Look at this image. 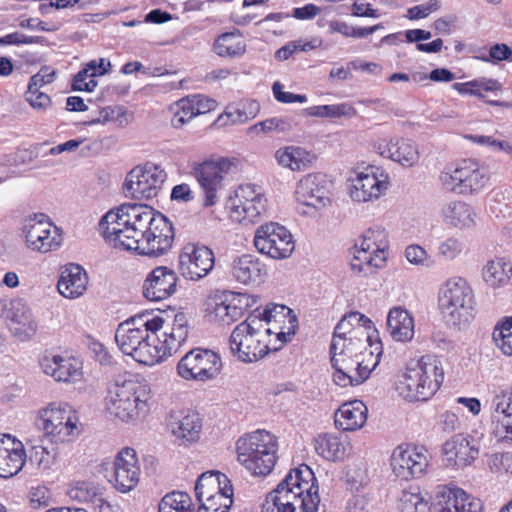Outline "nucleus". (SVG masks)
Returning a JSON list of instances; mask_svg holds the SVG:
<instances>
[{"label":"nucleus","instance_id":"nucleus-1","mask_svg":"<svg viewBox=\"0 0 512 512\" xmlns=\"http://www.w3.org/2000/svg\"><path fill=\"white\" fill-rule=\"evenodd\" d=\"M315 480L307 465L293 469L267 495L262 512H318L320 497Z\"/></svg>","mask_w":512,"mask_h":512},{"label":"nucleus","instance_id":"nucleus-2","mask_svg":"<svg viewBox=\"0 0 512 512\" xmlns=\"http://www.w3.org/2000/svg\"><path fill=\"white\" fill-rule=\"evenodd\" d=\"M256 312L257 310L239 323L229 338L231 353L243 363L256 362L269 351L279 350L294 335L293 330L274 332L271 327H266L264 320Z\"/></svg>","mask_w":512,"mask_h":512},{"label":"nucleus","instance_id":"nucleus-3","mask_svg":"<svg viewBox=\"0 0 512 512\" xmlns=\"http://www.w3.org/2000/svg\"><path fill=\"white\" fill-rule=\"evenodd\" d=\"M161 213L143 204L124 203L108 211L99 227L105 241L114 248L130 250L139 244L140 235Z\"/></svg>","mask_w":512,"mask_h":512},{"label":"nucleus","instance_id":"nucleus-4","mask_svg":"<svg viewBox=\"0 0 512 512\" xmlns=\"http://www.w3.org/2000/svg\"><path fill=\"white\" fill-rule=\"evenodd\" d=\"M444 380L441 361L431 355L412 361L396 383L399 395L408 401H426L440 388Z\"/></svg>","mask_w":512,"mask_h":512},{"label":"nucleus","instance_id":"nucleus-5","mask_svg":"<svg viewBox=\"0 0 512 512\" xmlns=\"http://www.w3.org/2000/svg\"><path fill=\"white\" fill-rule=\"evenodd\" d=\"M150 397L146 383L134 379L117 381L108 390L106 409L120 421L135 424L148 413Z\"/></svg>","mask_w":512,"mask_h":512},{"label":"nucleus","instance_id":"nucleus-6","mask_svg":"<svg viewBox=\"0 0 512 512\" xmlns=\"http://www.w3.org/2000/svg\"><path fill=\"white\" fill-rule=\"evenodd\" d=\"M277 438L265 430L254 431L237 441L238 461L254 476H266L277 461Z\"/></svg>","mask_w":512,"mask_h":512},{"label":"nucleus","instance_id":"nucleus-7","mask_svg":"<svg viewBox=\"0 0 512 512\" xmlns=\"http://www.w3.org/2000/svg\"><path fill=\"white\" fill-rule=\"evenodd\" d=\"M439 307L448 324L466 327L475 315V297L469 283L461 277L447 280L439 292Z\"/></svg>","mask_w":512,"mask_h":512},{"label":"nucleus","instance_id":"nucleus-8","mask_svg":"<svg viewBox=\"0 0 512 512\" xmlns=\"http://www.w3.org/2000/svg\"><path fill=\"white\" fill-rule=\"evenodd\" d=\"M389 247L388 236L381 227L369 228L362 237L360 249L351 260V268L358 273H372L374 268L384 266Z\"/></svg>","mask_w":512,"mask_h":512},{"label":"nucleus","instance_id":"nucleus-9","mask_svg":"<svg viewBox=\"0 0 512 512\" xmlns=\"http://www.w3.org/2000/svg\"><path fill=\"white\" fill-rule=\"evenodd\" d=\"M167 174L160 165L146 162L134 167L126 176L123 190L126 196L135 199L156 197L166 180Z\"/></svg>","mask_w":512,"mask_h":512},{"label":"nucleus","instance_id":"nucleus-10","mask_svg":"<svg viewBox=\"0 0 512 512\" xmlns=\"http://www.w3.org/2000/svg\"><path fill=\"white\" fill-rule=\"evenodd\" d=\"M440 180L446 189L467 194L483 189L489 176L475 160L465 159L459 162L454 169L442 172Z\"/></svg>","mask_w":512,"mask_h":512},{"label":"nucleus","instance_id":"nucleus-11","mask_svg":"<svg viewBox=\"0 0 512 512\" xmlns=\"http://www.w3.org/2000/svg\"><path fill=\"white\" fill-rule=\"evenodd\" d=\"M219 355L212 350L194 348L177 364V373L184 380L206 382L215 379L221 371Z\"/></svg>","mask_w":512,"mask_h":512},{"label":"nucleus","instance_id":"nucleus-12","mask_svg":"<svg viewBox=\"0 0 512 512\" xmlns=\"http://www.w3.org/2000/svg\"><path fill=\"white\" fill-rule=\"evenodd\" d=\"M77 416L66 403H50L38 412L37 426L56 442H63L77 429Z\"/></svg>","mask_w":512,"mask_h":512},{"label":"nucleus","instance_id":"nucleus-13","mask_svg":"<svg viewBox=\"0 0 512 512\" xmlns=\"http://www.w3.org/2000/svg\"><path fill=\"white\" fill-rule=\"evenodd\" d=\"M253 243L258 252L276 260L288 258L295 249L290 231L276 222L260 225L255 231Z\"/></svg>","mask_w":512,"mask_h":512},{"label":"nucleus","instance_id":"nucleus-14","mask_svg":"<svg viewBox=\"0 0 512 512\" xmlns=\"http://www.w3.org/2000/svg\"><path fill=\"white\" fill-rule=\"evenodd\" d=\"M267 198L260 186L242 184L230 198V217L239 223H254L266 212Z\"/></svg>","mask_w":512,"mask_h":512},{"label":"nucleus","instance_id":"nucleus-15","mask_svg":"<svg viewBox=\"0 0 512 512\" xmlns=\"http://www.w3.org/2000/svg\"><path fill=\"white\" fill-rule=\"evenodd\" d=\"M148 327L155 335L164 358L176 353L187 341L189 334L188 318L184 313L176 314L172 320L153 316Z\"/></svg>","mask_w":512,"mask_h":512},{"label":"nucleus","instance_id":"nucleus-16","mask_svg":"<svg viewBox=\"0 0 512 512\" xmlns=\"http://www.w3.org/2000/svg\"><path fill=\"white\" fill-rule=\"evenodd\" d=\"M173 241L172 223L163 214H160L140 235L139 244L132 245L130 250L141 255L162 256L172 248Z\"/></svg>","mask_w":512,"mask_h":512},{"label":"nucleus","instance_id":"nucleus-17","mask_svg":"<svg viewBox=\"0 0 512 512\" xmlns=\"http://www.w3.org/2000/svg\"><path fill=\"white\" fill-rule=\"evenodd\" d=\"M0 317L8 322L11 333L20 341L32 339L38 330L30 307L21 298L0 299Z\"/></svg>","mask_w":512,"mask_h":512},{"label":"nucleus","instance_id":"nucleus-18","mask_svg":"<svg viewBox=\"0 0 512 512\" xmlns=\"http://www.w3.org/2000/svg\"><path fill=\"white\" fill-rule=\"evenodd\" d=\"M23 233L28 248L40 253L56 250L62 243L60 229L44 214H35L26 219Z\"/></svg>","mask_w":512,"mask_h":512},{"label":"nucleus","instance_id":"nucleus-19","mask_svg":"<svg viewBox=\"0 0 512 512\" xmlns=\"http://www.w3.org/2000/svg\"><path fill=\"white\" fill-rule=\"evenodd\" d=\"M349 183L351 199L364 203L379 199L387 191L389 176L380 168L369 166L351 177Z\"/></svg>","mask_w":512,"mask_h":512},{"label":"nucleus","instance_id":"nucleus-20","mask_svg":"<svg viewBox=\"0 0 512 512\" xmlns=\"http://www.w3.org/2000/svg\"><path fill=\"white\" fill-rule=\"evenodd\" d=\"M178 259L181 275L185 279L195 282L205 278L215 265L213 251L198 243L184 245Z\"/></svg>","mask_w":512,"mask_h":512},{"label":"nucleus","instance_id":"nucleus-21","mask_svg":"<svg viewBox=\"0 0 512 512\" xmlns=\"http://www.w3.org/2000/svg\"><path fill=\"white\" fill-rule=\"evenodd\" d=\"M394 474L403 480L421 477L428 467L427 451L423 447L398 446L391 455Z\"/></svg>","mask_w":512,"mask_h":512},{"label":"nucleus","instance_id":"nucleus-22","mask_svg":"<svg viewBox=\"0 0 512 512\" xmlns=\"http://www.w3.org/2000/svg\"><path fill=\"white\" fill-rule=\"evenodd\" d=\"M234 166L229 158L205 161L196 169V178L205 192V205L212 206L217 202L218 191L223 187L224 176Z\"/></svg>","mask_w":512,"mask_h":512},{"label":"nucleus","instance_id":"nucleus-23","mask_svg":"<svg viewBox=\"0 0 512 512\" xmlns=\"http://www.w3.org/2000/svg\"><path fill=\"white\" fill-rule=\"evenodd\" d=\"M150 323L151 316L149 314H141L131 317L118 325L115 341L125 355L132 357L135 350L148 338V335H153L148 327Z\"/></svg>","mask_w":512,"mask_h":512},{"label":"nucleus","instance_id":"nucleus-24","mask_svg":"<svg viewBox=\"0 0 512 512\" xmlns=\"http://www.w3.org/2000/svg\"><path fill=\"white\" fill-rule=\"evenodd\" d=\"M114 474L111 480L114 488L121 492L127 493L133 490L140 477V466L134 449L123 448L115 457Z\"/></svg>","mask_w":512,"mask_h":512},{"label":"nucleus","instance_id":"nucleus-25","mask_svg":"<svg viewBox=\"0 0 512 512\" xmlns=\"http://www.w3.org/2000/svg\"><path fill=\"white\" fill-rule=\"evenodd\" d=\"M369 342V336L344 339L339 338L335 343H331L330 354L331 363L335 372L333 374V381L336 383L337 375L341 372L352 373V366L355 364V359L359 357L362 349Z\"/></svg>","mask_w":512,"mask_h":512},{"label":"nucleus","instance_id":"nucleus-26","mask_svg":"<svg viewBox=\"0 0 512 512\" xmlns=\"http://www.w3.org/2000/svg\"><path fill=\"white\" fill-rule=\"evenodd\" d=\"M176 273L165 266L154 268L146 277L143 284V295L149 301H162L176 291Z\"/></svg>","mask_w":512,"mask_h":512},{"label":"nucleus","instance_id":"nucleus-27","mask_svg":"<svg viewBox=\"0 0 512 512\" xmlns=\"http://www.w3.org/2000/svg\"><path fill=\"white\" fill-rule=\"evenodd\" d=\"M381 356L380 347H376L375 351L372 350V345L367 344L360 352L359 357L355 359V364L352 366V373L341 372L337 375L336 385L340 387L356 386L363 383L368 379L370 373L379 364Z\"/></svg>","mask_w":512,"mask_h":512},{"label":"nucleus","instance_id":"nucleus-28","mask_svg":"<svg viewBox=\"0 0 512 512\" xmlns=\"http://www.w3.org/2000/svg\"><path fill=\"white\" fill-rule=\"evenodd\" d=\"M299 203L316 209L330 203L325 176L320 173L308 174L297 184L295 191Z\"/></svg>","mask_w":512,"mask_h":512},{"label":"nucleus","instance_id":"nucleus-29","mask_svg":"<svg viewBox=\"0 0 512 512\" xmlns=\"http://www.w3.org/2000/svg\"><path fill=\"white\" fill-rule=\"evenodd\" d=\"M25 462L23 443L8 434L0 436V477L7 479L17 475Z\"/></svg>","mask_w":512,"mask_h":512},{"label":"nucleus","instance_id":"nucleus-30","mask_svg":"<svg viewBox=\"0 0 512 512\" xmlns=\"http://www.w3.org/2000/svg\"><path fill=\"white\" fill-rule=\"evenodd\" d=\"M492 409L494 436L500 441H512V392L495 395Z\"/></svg>","mask_w":512,"mask_h":512},{"label":"nucleus","instance_id":"nucleus-31","mask_svg":"<svg viewBox=\"0 0 512 512\" xmlns=\"http://www.w3.org/2000/svg\"><path fill=\"white\" fill-rule=\"evenodd\" d=\"M469 436L456 434L443 444L446 460L458 467L470 465L479 455V448Z\"/></svg>","mask_w":512,"mask_h":512},{"label":"nucleus","instance_id":"nucleus-32","mask_svg":"<svg viewBox=\"0 0 512 512\" xmlns=\"http://www.w3.org/2000/svg\"><path fill=\"white\" fill-rule=\"evenodd\" d=\"M41 366L43 371L56 381H76L81 376V363L73 357L44 356Z\"/></svg>","mask_w":512,"mask_h":512},{"label":"nucleus","instance_id":"nucleus-33","mask_svg":"<svg viewBox=\"0 0 512 512\" xmlns=\"http://www.w3.org/2000/svg\"><path fill=\"white\" fill-rule=\"evenodd\" d=\"M378 149L382 156L399 163L403 167H412L419 161V151L416 144L408 139H391L385 145H379Z\"/></svg>","mask_w":512,"mask_h":512},{"label":"nucleus","instance_id":"nucleus-34","mask_svg":"<svg viewBox=\"0 0 512 512\" xmlns=\"http://www.w3.org/2000/svg\"><path fill=\"white\" fill-rule=\"evenodd\" d=\"M87 284L88 275L86 271L80 265L72 263L62 271L57 288L65 298L75 299L84 294Z\"/></svg>","mask_w":512,"mask_h":512},{"label":"nucleus","instance_id":"nucleus-35","mask_svg":"<svg viewBox=\"0 0 512 512\" xmlns=\"http://www.w3.org/2000/svg\"><path fill=\"white\" fill-rule=\"evenodd\" d=\"M414 318L402 307L391 308L387 316V330L393 340L406 343L413 339L415 333Z\"/></svg>","mask_w":512,"mask_h":512},{"label":"nucleus","instance_id":"nucleus-36","mask_svg":"<svg viewBox=\"0 0 512 512\" xmlns=\"http://www.w3.org/2000/svg\"><path fill=\"white\" fill-rule=\"evenodd\" d=\"M368 409L360 400L342 404L335 412V425L343 431H356L364 426Z\"/></svg>","mask_w":512,"mask_h":512},{"label":"nucleus","instance_id":"nucleus-37","mask_svg":"<svg viewBox=\"0 0 512 512\" xmlns=\"http://www.w3.org/2000/svg\"><path fill=\"white\" fill-rule=\"evenodd\" d=\"M168 426L172 434L188 442L196 441L201 431V420L197 413L174 411L169 417Z\"/></svg>","mask_w":512,"mask_h":512},{"label":"nucleus","instance_id":"nucleus-38","mask_svg":"<svg viewBox=\"0 0 512 512\" xmlns=\"http://www.w3.org/2000/svg\"><path fill=\"white\" fill-rule=\"evenodd\" d=\"M441 498L437 504L438 512H482L481 500L460 488L449 490Z\"/></svg>","mask_w":512,"mask_h":512},{"label":"nucleus","instance_id":"nucleus-39","mask_svg":"<svg viewBox=\"0 0 512 512\" xmlns=\"http://www.w3.org/2000/svg\"><path fill=\"white\" fill-rule=\"evenodd\" d=\"M277 164L292 171H304L310 168L316 160L315 154L301 146H285L276 150Z\"/></svg>","mask_w":512,"mask_h":512},{"label":"nucleus","instance_id":"nucleus-40","mask_svg":"<svg viewBox=\"0 0 512 512\" xmlns=\"http://www.w3.org/2000/svg\"><path fill=\"white\" fill-rule=\"evenodd\" d=\"M231 273L242 284L259 283L265 274V266L253 255L244 254L233 261Z\"/></svg>","mask_w":512,"mask_h":512},{"label":"nucleus","instance_id":"nucleus-41","mask_svg":"<svg viewBox=\"0 0 512 512\" xmlns=\"http://www.w3.org/2000/svg\"><path fill=\"white\" fill-rule=\"evenodd\" d=\"M232 487L228 477L218 471H208L201 474L195 485V495L199 503L212 496L219 495L224 490Z\"/></svg>","mask_w":512,"mask_h":512},{"label":"nucleus","instance_id":"nucleus-42","mask_svg":"<svg viewBox=\"0 0 512 512\" xmlns=\"http://www.w3.org/2000/svg\"><path fill=\"white\" fill-rule=\"evenodd\" d=\"M445 218L456 228H468L475 224L476 213L467 203L462 201L450 202L443 208Z\"/></svg>","mask_w":512,"mask_h":512},{"label":"nucleus","instance_id":"nucleus-43","mask_svg":"<svg viewBox=\"0 0 512 512\" xmlns=\"http://www.w3.org/2000/svg\"><path fill=\"white\" fill-rule=\"evenodd\" d=\"M483 279L491 287L506 285L512 275V265L504 258L489 261L483 268Z\"/></svg>","mask_w":512,"mask_h":512},{"label":"nucleus","instance_id":"nucleus-44","mask_svg":"<svg viewBox=\"0 0 512 512\" xmlns=\"http://www.w3.org/2000/svg\"><path fill=\"white\" fill-rule=\"evenodd\" d=\"M361 320L367 321V318L358 312L345 315L336 325L331 343H335L339 338L355 339L368 336L363 325H353L354 321L359 323Z\"/></svg>","mask_w":512,"mask_h":512},{"label":"nucleus","instance_id":"nucleus-45","mask_svg":"<svg viewBox=\"0 0 512 512\" xmlns=\"http://www.w3.org/2000/svg\"><path fill=\"white\" fill-rule=\"evenodd\" d=\"M315 450L331 461L341 460L346 454V447L340 437L330 433L321 434L315 439Z\"/></svg>","mask_w":512,"mask_h":512},{"label":"nucleus","instance_id":"nucleus-46","mask_svg":"<svg viewBox=\"0 0 512 512\" xmlns=\"http://www.w3.org/2000/svg\"><path fill=\"white\" fill-rule=\"evenodd\" d=\"M397 508L399 512H430L429 502L418 487H410L401 492Z\"/></svg>","mask_w":512,"mask_h":512},{"label":"nucleus","instance_id":"nucleus-47","mask_svg":"<svg viewBox=\"0 0 512 512\" xmlns=\"http://www.w3.org/2000/svg\"><path fill=\"white\" fill-rule=\"evenodd\" d=\"M214 50L220 57H238L244 54L246 46L239 34L230 32L216 39Z\"/></svg>","mask_w":512,"mask_h":512},{"label":"nucleus","instance_id":"nucleus-48","mask_svg":"<svg viewBox=\"0 0 512 512\" xmlns=\"http://www.w3.org/2000/svg\"><path fill=\"white\" fill-rule=\"evenodd\" d=\"M132 358L136 362L147 366H153L165 359L155 335H148V338L135 350Z\"/></svg>","mask_w":512,"mask_h":512},{"label":"nucleus","instance_id":"nucleus-49","mask_svg":"<svg viewBox=\"0 0 512 512\" xmlns=\"http://www.w3.org/2000/svg\"><path fill=\"white\" fill-rule=\"evenodd\" d=\"M356 114V109L348 103L312 106L303 110V115L319 118H351Z\"/></svg>","mask_w":512,"mask_h":512},{"label":"nucleus","instance_id":"nucleus-50","mask_svg":"<svg viewBox=\"0 0 512 512\" xmlns=\"http://www.w3.org/2000/svg\"><path fill=\"white\" fill-rule=\"evenodd\" d=\"M191 497L180 491L166 494L158 505L159 512H191Z\"/></svg>","mask_w":512,"mask_h":512},{"label":"nucleus","instance_id":"nucleus-51","mask_svg":"<svg viewBox=\"0 0 512 512\" xmlns=\"http://www.w3.org/2000/svg\"><path fill=\"white\" fill-rule=\"evenodd\" d=\"M97 76L98 74L96 72L95 60H91L74 76L72 89L74 91H94L98 84L95 80Z\"/></svg>","mask_w":512,"mask_h":512},{"label":"nucleus","instance_id":"nucleus-52","mask_svg":"<svg viewBox=\"0 0 512 512\" xmlns=\"http://www.w3.org/2000/svg\"><path fill=\"white\" fill-rule=\"evenodd\" d=\"M233 503V488L230 487L224 492L212 496L205 500V502L199 503L200 506L197 512H228Z\"/></svg>","mask_w":512,"mask_h":512},{"label":"nucleus","instance_id":"nucleus-53","mask_svg":"<svg viewBox=\"0 0 512 512\" xmlns=\"http://www.w3.org/2000/svg\"><path fill=\"white\" fill-rule=\"evenodd\" d=\"M211 315L214 316L216 321L230 325L242 317L243 311L241 307L225 300L215 303Z\"/></svg>","mask_w":512,"mask_h":512},{"label":"nucleus","instance_id":"nucleus-54","mask_svg":"<svg viewBox=\"0 0 512 512\" xmlns=\"http://www.w3.org/2000/svg\"><path fill=\"white\" fill-rule=\"evenodd\" d=\"M496 346L507 356H512V318L497 325L493 331Z\"/></svg>","mask_w":512,"mask_h":512},{"label":"nucleus","instance_id":"nucleus-55","mask_svg":"<svg viewBox=\"0 0 512 512\" xmlns=\"http://www.w3.org/2000/svg\"><path fill=\"white\" fill-rule=\"evenodd\" d=\"M292 130V126L289 121L283 118L273 117L261 121L251 127H249V133H267L277 131L281 133H288Z\"/></svg>","mask_w":512,"mask_h":512},{"label":"nucleus","instance_id":"nucleus-56","mask_svg":"<svg viewBox=\"0 0 512 512\" xmlns=\"http://www.w3.org/2000/svg\"><path fill=\"white\" fill-rule=\"evenodd\" d=\"M292 310L286 307L285 305H272L267 306L263 312L256 313V315L260 316L261 319L264 320V323L266 324V327H269V324L272 321H277V316L282 315L283 317L289 316V323L291 326L288 328V331H294L295 332V323H296V317L291 316Z\"/></svg>","mask_w":512,"mask_h":512},{"label":"nucleus","instance_id":"nucleus-57","mask_svg":"<svg viewBox=\"0 0 512 512\" xmlns=\"http://www.w3.org/2000/svg\"><path fill=\"white\" fill-rule=\"evenodd\" d=\"M486 464L493 473H511L512 474V453L496 452L486 455Z\"/></svg>","mask_w":512,"mask_h":512},{"label":"nucleus","instance_id":"nucleus-58","mask_svg":"<svg viewBox=\"0 0 512 512\" xmlns=\"http://www.w3.org/2000/svg\"><path fill=\"white\" fill-rule=\"evenodd\" d=\"M195 116L194 107L188 97H186L176 102V110L171 119V124L174 128L179 129Z\"/></svg>","mask_w":512,"mask_h":512},{"label":"nucleus","instance_id":"nucleus-59","mask_svg":"<svg viewBox=\"0 0 512 512\" xmlns=\"http://www.w3.org/2000/svg\"><path fill=\"white\" fill-rule=\"evenodd\" d=\"M68 494L72 499L80 502L95 503L96 499L101 497L98 493V488L93 483L85 481L76 483L69 490Z\"/></svg>","mask_w":512,"mask_h":512},{"label":"nucleus","instance_id":"nucleus-60","mask_svg":"<svg viewBox=\"0 0 512 512\" xmlns=\"http://www.w3.org/2000/svg\"><path fill=\"white\" fill-rule=\"evenodd\" d=\"M465 250V243L458 238L450 237L440 243L438 253L446 260H453Z\"/></svg>","mask_w":512,"mask_h":512},{"label":"nucleus","instance_id":"nucleus-61","mask_svg":"<svg viewBox=\"0 0 512 512\" xmlns=\"http://www.w3.org/2000/svg\"><path fill=\"white\" fill-rule=\"evenodd\" d=\"M406 259L413 265L432 267L434 260L427 254L426 250L419 245H409L405 250Z\"/></svg>","mask_w":512,"mask_h":512},{"label":"nucleus","instance_id":"nucleus-62","mask_svg":"<svg viewBox=\"0 0 512 512\" xmlns=\"http://www.w3.org/2000/svg\"><path fill=\"white\" fill-rule=\"evenodd\" d=\"M125 116V110L121 106H107L99 111L98 118L87 122L88 125L118 121L122 124L121 118Z\"/></svg>","mask_w":512,"mask_h":512},{"label":"nucleus","instance_id":"nucleus-63","mask_svg":"<svg viewBox=\"0 0 512 512\" xmlns=\"http://www.w3.org/2000/svg\"><path fill=\"white\" fill-rule=\"evenodd\" d=\"M31 460L37 463L39 469L42 471H47L53 466L55 462V455L48 451L45 447L38 446L34 447Z\"/></svg>","mask_w":512,"mask_h":512},{"label":"nucleus","instance_id":"nucleus-64","mask_svg":"<svg viewBox=\"0 0 512 512\" xmlns=\"http://www.w3.org/2000/svg\"><path fill=\"white\" fill-rule=\"evenodd\" d=\"M197 115L205 114L216 108V101L202 94L187 96Z\"/></svg>","mask_w":512,"mask_h":512}]
</instances>
